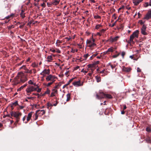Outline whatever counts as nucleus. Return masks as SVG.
<instances>
[{"instance_id": "f257e3e1", "label": "nucleus", "mask_w": 151, "mask_h": 151, "mask_svg": "<svg viewBox=\"0 0 151 151\" xmlns=\"http://www.w3.org/2000/svg\"><path fill=\"white\" fill-rule=\"evenodd\" d=\"M27 79L26 76L22 72L19 73L17 76V77L15 79V83H19L20 82L24 83L27 80Z\"/></svg>"}, {"instance_id": "f03ea898", "label": "nucleus", "mask_w": 151, "mask_h": 151, "mask_svg": "<svg viewBox=\"0 0 151 151\" xmlns=\"http://www.w3.org/2000/svg\"><path fill=\"white\" fill-rule=\"evenodd\" d=\"M139 31L136 30L129 37V40L128 41V43L131 45V44H134V42L133 41V39L135 38H137L138 37V34Z\"/></svg>"}, {"instance_id": "7ed1b4c3", "label": "nucleus", "mask_w": 151, "mask_h": 151, "mask_svg": "<svg viewBox=\"0 0 151 151\" xmlns=\"http://www.w3.org/2000/svg\"><path fill=\"white\" fill-rule=\"evenodd\" d=\"M57 79V77L55 76L49 74L46 76L45 79L47 82H54Z\"/></svg>"}, {"instance_id": "20e7f679", "label": "nucleus", "mask_w": 151, "mask_h": 151, "mask_svg": "<svg viewBox=\"0 0 151 151\" xmlns=\"http://www.w3.org/2000/svg\"><path fill=\"white\" fill-rule=\"evenodd\" d=\"M12 116H13L16 118L17 121H18L19 120V116L22 115V113L19 112L12 111L10 113Z\"/></svg>"}, {"instance_id": "39448f33", "label": "nucleus", "mask_w": 151, "mask_h": 151, "mask_svg": "<svg viewBox=\"0 0 151 151\" xmlns=\"http://www.w3.org/2000/svg\"><path fill=\"white\" fill-rule=\"evenodd\" d=\"M36 90L37 88L33 86H29L26 90V91L27 93V95H29V93Z\"/></svg>"}, {"instance_id": "423d86ee", "label": "nucleus", "mask_w": 151, "mask_h": 151, "mask_svg": "<svg viewBox=\"0 0 151 151\" xmlns=\"http://www.w3.org/2000/svg\"><path fill=\"white\" fill-rule=\"evenodd\" d=\"M95 40L92 38L90 40H88L86 41V44L89 47H91L94 46L96 44L94 43Z\"/></svg>"}, {"instance_id": "0eeeda50", "label": "nucleus", "mask_w": 151, "mask_h": 151, "mask_svg": "<svg viewBox=\"0 0 151 151\" xmlns=\"http://www.w3.org/2000/svg\"><path fill=\"white\" fill-rule=\"evenodd\" d=\"M106 94L101 91H99V93L96 94V97L98 99H100L105 97Z\"/></svg>"}, {"instance_id": "6e6552de", "label": "nucleus", "mask_w": 151, "mask_h": 151, "mask_svg": "<svg viewBox=\"0 0 151 151\" xmlns=\"http://www.w3.org/2000/svg\"><path fill=\"white\" fill-rule=\"evenodd\" d=\"M146 26L144 24H143L141 29V33L144 35H146L147 33L146 32Z\"/></svg>"}, {"instance_id": "1a4fd4ad", "label": "nucleus", "mask_w": 151, "mask_h": 151, "mask_svg": "<svg viewBox=\"0 0 151 151\" xmlns=\"http://www.w3.org/2000/svg\"><path fill=\"white\" fill-rule=\"evenodd\" d=\"M50 73V70L49 69H44L43 71L40 73V75H42L43 77L46 76V75H49Z\"/></svg>"}, {"instance_id": "9d476101", "label": "nucleus", "mask_w": 151, "mask_h": 151, "mask_svg": "<svg viewBox=\"0 0 151 151\" xmlns=\"http://www.w3.org/2000/svg\"><path fill=\"white\" fill-rule=\"evenodd\" d=\"M150 18H151V9L148 11L143 19L148 20Z\"/></svg>"}, {"instance_id": "9b49d317", "label": "nucleus", "mask_w": 151, "mask_h": 151, "mask_svg": "<svg viewBox=\"0 0 151 151\" xmlns=\"http://www.w3.org/2000/svg\"><path fill=\"white\" fill-rule=\"evenodd\" d=\"M120 38V37L119 36H116L114 37H111L110 39V41L112 42H114L116 41Z\"/></svg>"}, {"instance_id": "f8f14e48", "label": "nucleus", "mask_w": 151, "mask_h": 151, "mask_svg": "<svg viewBox=\"0 0 151 151\" xmlns=\"http://www.w3.org/2000/svg\"><path fill=\"white\" fill-rule=\"evenodd\" d=\"M93 65H94L93 64H89L88 65V68L91 70V71L92 72V73H90L88 74V75L89 76H91L92 73L94 70V69H92V68L93 67Z\"/></svg>"}, {"instance_id": "ddd939ff", "label": "nucleus", "mask_w": 151, "mask_h": 151, "mask_svg": "<svg viewBox=\"0 0 151 151\" xmlns=\"http://www.w3.org/2000/svg\"><path fill=\"white\" fill-rule=\"evenodd\" d=\"M32 112H31L28 114L27 117V121L25 122V123H27L30 120L32 116Z\"/></svg>"}, {"instance_id": "4468645a", "label": "nucleus", "mask_w": 151, "mask_h": 151, "mask_svg": "<svg viewBox=\"0 0 151 151\" xmlns=\"http://www.w3.org/2000/svg\"><path fill=\"white\" fill-rule=\"evenodd\" d=\"M73 84L76 86H78L83 85V84L81 83L80 81L74 82Z\"/></svg>"}, {"instance_id": "2eb2a0df", "label": "nucleus", "mask_w": 151, "mask_h": 151, "mask_svg": "<svg viewBox=\"0 0 151 151\" xmlns=\"http://www.w3.org/2000/svg\"><path fill=\"white\" fill-rule=\"evenodd\" d=\"M143 0H133V2L134 5L137 6L142 2Z\"/></svg>"}, {"instance_id": "dca6fc26", "label": "nucleus", "mask_w": 151, "mask_h": 151, "mask_svg": "<svg viewBox=\"0 0 151 151\" xmlns=\"http://www.w3.org/2000/svg\"><path fill=\"white\" fill-rule=\"evenodd\" d=\"M58 93V91L57 89H54L52 90V92L51 93L50 96L52 97L56 96L55 94Z\"/></svg>"}, {"instance_id": "f3484780", "label": "nucleus", "mask_w": 151, "mask_h": 151, "mask_svg": "<svg viewBox=\"0 0 151 151\" xmlns=\"http://www.w3.org/2000/svg\"><path fill=\"white\" fill-rule=\"evenodd\" d=\"M45 113V111L43 110H39L36 111V114H41V115H43Z\"/></svg>"}, {"instance_id": "a211bd4d", "label": "nucleus", "mask_w": 151, "mask_h": 151, "mask_svg": "<svg viewBox=\"0 0 151 151\" xmlns=\"http://www.w3.org/2000/svg\"><path fill=\"white\" fill-rule=\"evenodd\" d=\"M59 0H54L51 4V5H57L59 3Z\"/></svg>"}, {"instance_id": "6ab92c4d", "label": "nucleus", "mask_w": 151, "mask_h": 151, "mask_svg": "<svg viewBox=\"0 0 151 151\" xmlns=\"http://www.w3.org/2000/svg\"><path fill=\"white\" fill-rule=\"evenodd\" d=\"M123 70L125 72H129L131 70V68H130L124 67Z\"/></svg>"}, {"instance_id": "aec40b11", "label": "nucleus", "mask_w": 151, "mask_h": 151, "mask_svg": "<svg viewBox=\"0 0 151 151\" xmlns=\"http://www.w3.org/2000/svg\"><path fill=\"white\" fill-rule=\"evenodd\" d=\"M95 78L96 82L97 83H99V82H101V77L99 76H95Z\"/></svg>"}, {"instance_id": "412c9836", "label": "nucleus", "mask_w": 151, "mask_h": 151, "mask_svg": "<svg viewBox=\"0 0 151 151\" xmlns=\"http://www.w3.org/2000/svg\"><path fill=\"white\" fill-rule=\"evenodd\" d=\"M17 105H18V102L16 101L12 103L11 105V107L13 108V107L16 106Z\"/></svg>"}, {"instance_id": "4be33fe9", "label": "nucleus", "mask_w": 151, "mask_h": 151, "mask_svg": "<svg viewBox=\"0 0 151 151\" xmlns=\"http://www.w3.org/2000/svg\"><path fill=\"white\" fill-rule=\"evenodd\" d=\"M25 13L23 10H22L21 12L20 13V16L21 17L23 18H24L25 16L24 15Z\"/></svg>"}, {"instance_id": "5701e85b", "label": "nucleus", "mask_w": 151, "mask_h": 151, "mask_svg": "<svg viewBox=\"0 0 151 151\" xmlns=\"http://www.w3.org/2000/svg\"><path fill=\"white\" fill-rule=\"evenodd\" d=\"M67 97V99H66V101H69L70 99V93H68L66 95Z\"/></svg>"}, {"instance_id": "b1692460", "label": "nucleus", "mask_w": 151, "mask_h": 151, "mask_svg": "<svg viewBox=\"0 0 151 151\" xmlns=\"http://www.w3.org/2000/svg\"><path fill=\"white\" fill-rule=\"evenodd\" d=\"M47 61L49 62H50L51 61L52 59V58L51 55L48 56L47 58Z\"/></svg>"}, {"instance_id": "393cba45", "label": "nucleus", "mask_w": 151, "mask_h": 151, "mask_svg": "<svg viewBox=\"0 0 151 151\" xmlns=\"http://www.w3.org/2000/svg\"><path fill=\"white\" fill-rule=\"evenodd\" d=\"M27 85V84H25L24 85H23L21 87H20L18 90L20 91L23 88L25 87Z\"/></svg>"}, {"instance_id": "a878e982", "label": "nucleus", "mask_w": 151, "mask_h": 151, "mask_svg": "<svg viewBox=\"0 0 151 151\" xmlns=\"http://www.w3.org/2000/svg\"><path fill=\"white\" fill-rule=\"evenodd\" d=\"M105 97L109 99H110L112 98V96L111 95L108 94H106Z\"/></svg>"}, {"instance_id": "bb28decb", "label": "nucleus", "mask_w": 151, "mask_h": 151, "mask_svg": "<svg viewBox=\"0 0 151 151\" xmlns=\"http://www.w3.org/2000/svg\"><path fill=\"white\" fill-rule=\"evenodd\" d=\"M146 142L148 143H150L151 142V139L150 137H148L146 139Z\"/></svg>"}, {"instance_id": "cd10ccee", "label": "nucleus", "mask_w": 151, "mask_h": 151, "mask_svg": "<svg viewBox=\"0 0 151 151\" xmlns=\"http://www.w3.org/2000/svg\"><path fill=\"white\" fill-rule=\"evenodd\" d=\"M113 47H110V48H109L107 51L106 52H113Z\"/></svg>"}, {"instance_id": "c85d7f7f", "label": "nucleus", "mask_w": 151, "mask_h": 151, "mask_svg": "<svg viewBox=\"0 0 151 151\" xmlns=\"http://www.w3.org/2000/svg\"><path fill=\"white\" fill-rule=\"evenodd\" d=\"M105 71V69H104L100 71V72H99V73H104V75H102V76H105V75H106L104 73V72Z\"/></svg>"}, {"instance_id": "c756f323", "label": "nucleus", "mask_w": 151, "mask_h": 151, "mask_svg": "<svg viewBox=\"0 0 151 151\" xmlns=\"http://www.w3.org/2000/svg\"><path fill=\"white\" fill-rule=\"evenodd\" d=\"M50 91L49 89H47L46 91L45 92V94H49L50 93Z\"/></svg>"}, {"instance_id": "7c9ffc66", "label": "nucleus", "mask_w": 151, "mask_h": 151, "mask_svg": "<svg viewBox=\"0 0 151 151\" xmlns=\"http://www.w3.org/2000/svg\"><path fill=\"white\" fill-rule=\"evenodd\" d=\"M120 54V53H119L117 55H114L112 56L113 58H116L118 57Z\"/></svg>"}, {"instance_id": "2f4dec72", "label": "nucleus", "mask_w": 151, "mask_h": 151, "mask_svg": "<svg viewBox=\"0 0 151 151\" xmlns=\"http://www.w3.org/2000/svg\"><path fill=\"white\" fill-rule=\"evenodd\" d=\"M54 82H50L48 83L47 85L46 86L48 87L50 86L51 84H52Z\"/></svg>"}, {"instance_id": "473e14b6", "label": "nucleus", "mask_w": 151, "mask_h": 151, "mask_svg": "<svg viewBox=\"0 0 151 151\" xmlns=\"http://www.w3.org/2000/svg\"><path fill=\"white\" fill-rule=\"evenodd\" d=\"M125 52H124V51H123L122 52V53H121V55L122 56V57L123 58H124V55H125Z\"/></svg>"}, {"instance_id": "72a5a7b5", "label": "nucleus", "mask_w": 151, "mask_h": 151, "mask_svg": "<svg viewBox=\"0 0 151 151\" xmlns=\"http://www.w3.org/2000/svg\"><path fill=\"white\" fill-rule=\"evenodd\" d=\"M102 25L101 24H98L97 25H96V29H99V28L101 27Z\"/></svg>"}, {"instance_id": "f704fd0d", "label": "nucleus", "mask_w": 151, "mask_h": 151, "mask_svg": "<svg viewBox=\"0 0 151 151\" xmlns=\"http://www.w3.org/2000/svg\"><path fill=\"white\" fill-rule=\"evenodd\" d=\"M94 17L95 19H100L101 18V17L99 16V15H96V16H94Z\"/></svg>"}, {"instance_id": "c9c22d12", "label": "nucleus", "mask_w": 151, "mask_h": 151, "mask_svg": "<svg viewBox=\"0 0 151 151\" xmlns=\"http://www.w3.org/2000/svg\"><path fill=\"white\" fill-rule=\"evenodd\" d=\"M32 67L35 68V67H37V65L36 64V63H33L32 64Z\"/></svg>"}, {"instance_id": "e433bc0d", "label": "nucleus", "mask_w": 151, "mask_h": 151, "mask_svg": "<svg viewBox=\"0 0 151 151\" xmlns=\"http://www.w3.org/2000/svg\"><path fill=\"white\" fill-rule=\"evenodd\" d=\"M32 84L33 85L35 86V87L37 88V89L39 88V86L37 85L35 83H33V84Z\"/></svg>"}, {"instance_id": "4c0bfd02", "label": "nucleus", "mask_w": 151, "mask_h": 151, "mask_svg": "<svg viewBox=\"0 0 151 151\" xmlns=\"http://www.w3.org/2000/svg\"><path fill=\"white\" fill-rule=\"evenodd\" d=\"M25 68H26V66L25 65H23V66H22V67H21L19 69H25Z\"/></svg>"}, {"instance_id": "58836bf2", "label": "nucleus", "mask_w": 151, "mask_h": 151, "mask_svg": "<svg viewBox=\"0 0 151 151\" xmlns=\"http://www.w3.org/2000/svg\"><path fill=\"white\" fill-rule=\"evenodd\" d=\"M14 15L13 14H11L10 15H9L8 16L6 17V18L7 19H8L9 18H10L11 16H13Z\"/></svg>"}, {"instance_id": "ea45409f", "label": "nucleus", "mask_w": 151, "mask_h": 151, "mask_svg": "<svg viewBox=\"0 0 151 151\" xmlns=\"http://www.w3.org/2000/svg\"><path fill=\"white\" fill-rule=\"evenodd\" d=\"M88 54H87L84 55V58L85 59H86V58L88 57Z\"/></svg>"}, {"instance_id": "a19ab883", "label": "nucleus", "mask_w": 151, "mask_h": 151, "mask_svg": "<svg viewBox=\"0 0 151 151\" xmlns=\"http://www.w3.org/2000/svg\"><path fill=\"white\" fill-rule=\"evenodd\" d=\"M41 91V88H37V90L36 91H37V92H40Z\"/></svg>"}, {"instance_id": "79ce46f5", "label": "nucleus", "mask_w": 151, "mask_h": 151, "mask_svg": "<svg viewBox=\"0 0 151 151\" xmlns=\"http://www.w3.org/2000/svg\"><path fill=\"white\" fill-rule=\"evenodd\" d=\"M60 43H61V41L59 40H58L56 42V44H57V45H58V44Z\"/></svg>"}, {"instance_id": "37998d69", "label": "nucleus", "mask_w": 151, "mask_h": 151, "mask_svg": "<svg viewBox=\"0 0 151 151\" xmlns=\"http://www.w3.org/2000/svg\"><path fill=\"white\" fill-rule=\"evenodd\" d=\"M14 26L13 25H12L10 26H9L8 27V29H10L11 28H14Z\"/></svg>"}, {"instance_id": "c03bdc74", "label": "nucleus", "mask_w": 151, "mask_h": 151, "mask_svg": "<svg viewBox=\"0 0 151 151\" xmlns=\"http://www.w3.org/2000/svg\"><path fill=\"white\" fill-rule=\"evenodd\" d=\"M112 17H113V19H116V14H114L112 16Z\"/></svg>"}, {"instance_id": "a18cd8bd", "label": "nucleus", "mask_w": 151, "mask_h": 151, "mask_svg": "<svg viewBox=\"0 0 151 151\" xmlns=\"http://www.w3.org/2000/svg\"><path fill=\"white\" fill-rule=\"evenodd\" d=\"M139 23L140 24H142L144 23V22H143L142 20H140L139 21Z\"/></svg>"}, {"instance_id": "49530a36", "label": "nucleus", "mask_w": 151, "mask_h": 151, "mask_svg": "<svg viewBox=\"0 0 151 151\" xmlns=\"http://www.w3.org/2000/svg\"><path fill=\"white\" fill-rule=\"evenodd\" d=\"M28 83L29 84H33V82L31 80H30V81H28Z\"/></svg>"}, {"instance_id": "de8ad7c7", "label": "nucleus", "mask_w": 151, "mask_h": 151, "mask_svg": "<svg viewBox=\"0 0 151 151\" xmlns=\"http://www.w3.org/2000/svg\"><path fill=\"white\" fill-rule=\"evenodd\" d=\"M146 130L147 132H150L151 131L150 129L149 128H146Z\"/></svg>"}, {"instance_id": "09e8293b", "label": "nucleus", "mask_w": 151, "mask_h": 151, "mask_svg": "<svg viewBox=\"0 0 151 151\" xmlns=\"http://www.w3.org/2000/svg\"><path fill=\"white\" fill-rule=\"evenodd\" d=\"M73 78H71V79H70L68 83L67 84L68 85L73 80Z\"/></svg>"}, {"instance_id": "8fccbe9b", "label": "nucleus", "mask_w": 151, "mask_h": 151, "mask_svg": "<svg viewBox=\"0 0 151 151\" xmlns=\"http://www.w3.org/2000/svg\"><path fill=\"white\" fill-rule=\"evenodd\" d=\"M137 72H140L141 71V70L138 67L137 68Z\"/></svg>"}, {"instance_id": "3c124183", "label": "nucleus", "mask_w": 151, "mask_h": 151, "mask_svg": "<svg viewBox=\"0 0 151 151\" xmlns=\"http://www.w3.org/2000/svg\"><path fill=\"white\" fill-rule=\"evenodd\" d=\"M69 71H66L65 73V75L66 76H68V74L69 73Z\"/></svg>"}, {"instance_id": "603ef678", "label": "nucleus", "mask_w": 151, "mask_h": 151, "mask_svg": "<svg viewBox=\"0 0 151 151\" xmlns=\"http://www.w3.org/2000/svg\"><path fill=\"white\" fill-rule=\"evenodd\" d=\"M105 30L104 29H102L101 30L100 32L101 33H103L105 31Z\"/></svg>"}, {"instance_id": "864d4df0", "label": "nucleus", "mask_w": 151, "mask_h": 151, "mask_svg": "<svg viewBox=\"0 0 151 151\" xmlns=\"http://www.w3.org/2000/svg\"><path fill=\"white\" fill-rule=\"evenodd\" d=\"M25 119H26V118H25V116H24L23 117V119H22V120H23V122H25Z\"/></svg>"}, {"instance_id": "5fc2aeb1", "label": "nucleus", "mask_w": 151, "mask_h": 151, "mask_svg": "<svg viewBox=\"0 0 151 151\" xmlns=\"http://www.w3.org/2000/svg\"><path fill=\"white\" fill-rule=\"evenodd\" d=\"M81 72H82L83 73H86L87 72V71H84V69H83L81 71Z\"/></svg>"}, {"instance_id": "6e6d98bb", "label": "nucleus", "mask_w": 151, "mask_h": 151, "mask_svg": "<svg viewBox=\"0 0 151 151\" xmlns=\"http://www.w3.org/2000/svg\"><path fill=\"white\" fill-rule=\"evenodd\" d=\"M111 67V69H113L115 67V66H113L112 65H111V66H110Z\"/></svg>"}, {"instance_id": "4d7b16f0", "label": "nucleus", "mask_w": 151, "mask_h": 151, "mask_svg": "<svg viewBox=\"0 0 151 151\" xmlns=\"http://www.w3.org/2000/svg\"><path fill=\"white\" fill-rule=\"evenodd\" d=\"M145 4L146 5V7H147L148 6H150L149 5V3H145Z\"/></svg>"}, {"instance_id": "13d9d810", "label": "nucleus", "mask_w": 151, "mask_h": 151, "mask_svg": "<svg viewBox=\"0 0 151 151\" xmlns=\"http://www.w3.org/2000/svg\"><path fill=\"white\" fill-rule=\"evenodd\" d=\"M99 61H96L95 62L94 64H98L99 63Z\"/></svg>"}, {"instance_id": "bf43d9fd", "label": "nucleus", "mask_w": 151, "mask_h": 151, "mask_svg": "<svg viewBox=\"0 0 151 151\" xmlns=\"http://www.w3.org/2000/svg\"><path fill=\"white\" fill-rule=\"evenodd\" d=\"M127 108V107L125 105H124V108H123V109L124 110H125V109Z\"/></svg>"}, {"instance_id": "052dcab7", "label": "nucleus", "mask_w": 151, "mask_h": 151, "mask_svg": "<svg viewBox=\"0 0 151 151\" xmlns=\"http://www.w3.org/2000/svg\"><path fill=\"white\" fill-rule=\"evenodd\" d=\"M37 114H36V113H35V119H37V117H38V116L37 115Z\"/></svg>"}, {"instance_id": "680f3d73", "label": "nucleus", "mask_w": 151, "mask_h": 151, "mask_svg": "<svg viewBox=\"0 0 151 151\" xmlns=\"http://www.w3.org/2000/svg\"><path fill=\"white\" fill-rule=\"evenodd\" d=\"M27 73H32V72L31 70H28V71H27Z\"/></svg>"}, {"instance_id": "e2e57ef3", "label": "nucleus", "mask_w": 151, "mask_h": 151, "mask_svg": "<svg viewBox=\"0 0 151 151\" xmlns=\"http://www.w3.org/2000/svg\"><path fill=\"white\" fill-rule=\"evenodd\" d=\"M24 107L23 106H20L19 108L20 109H22Z\"/></svg>"}, {"instance_id": "0e129e2a", "label": "nucleus", "mask_w": 151, "mask_h": 151, "mask_svg": "<svg viewBox=\"0 0 151 151\" xmlns=\"http://www.w3.org/2000/svg\"><path fill=\"white\" fill-rule=\"evenodd\" d=\"M24 70H26V73H27V71H28L29 70L28 69L26 68H25V69Z\"/></svg>"}, {"instance_id": "69168bd1", "label": "nucleus", "mask_w": 151, "mask_h": 151, "mask_svg": "<svg viewBox=\"0 0 151 151\" xmlns=\"http://www.w3.org/2000/svg\"><path fill=\"white\" fill-rule=\"evenodd\" d=\"M124 113H125V112H124V111H121V114H124Z\"/></svg>"}, {"instance_id": "338daca9", "label": "nucleus", "mask_w": 151, "mask_h": 151, "mask_svg": "<svg viewBox=\"0 0 151 151\" xmlns=\"http://www.w3.org/2000/svg\"><path fill=\"white\" fill-rule=\"evenodd\" d=\"M51 51L53 52H55V50H51Z\"/></svg>"}, {"instance_id": "774afa93", "label": "nucleus", "mask_w": 151, "mask_h": 151, "mask_svg": "<svg viewBox=\"0 0 151 151\" xmlns=\"http://www.w3.org/2000/svg\"><path fill=\"white\" fill-rule=\"evenodd\" d=\"M149 5H150V6H151V0H150V2H149Z\"/></svg>"}]
</instances>
